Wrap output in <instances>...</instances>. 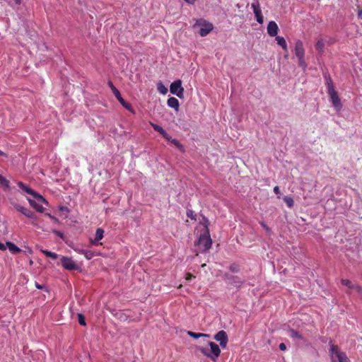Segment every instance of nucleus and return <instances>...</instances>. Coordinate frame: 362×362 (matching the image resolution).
Masks as SVG:
<instances>
[{
	"label": "nucleus",
	"instance_id": "obj_28",
	"mask_svg": "<svg viewBox=\"0 0 362 362\" xmlns=\"http://www.w3.org/2000/svg\"><path fill=\"white\" fill-rule=\"evenodd\" d=\"M284 201L288 208H292L293 206L294 202L292 197L286 196L284 197Z\"/></svg>",
	"mask_w": 362,
	"mask_h": 362
},
{
	"label": "nucleus",
	"instance_id": "obj_23",
	"mask_svg": "<svg viewBox=\"0 0 362 362\" xmlns=\"http://www.w3.org/2000/svg\"><path fill=\"white\" fill-rule=\"evenodd\" d=\"M168 141H170L173 145H175L181 152H185V148L183 145L178 140L173 139L170 136V139Z\"/></svg>",
	"mask_w": 362,
	"mask_h": 362
},
{
	"label": "nucleus",
	"instance_id": "obj_20",
	"mask_svg": "<svg viewBox=\"0 0 362 362\" xmlns=\"http://www.w3.org/2000/svg\"><path fill=\"white\" fill-rule=\"evenodd\" d=\"M119 103H121V105L125 108L127 109V110H129V112H133L134 113V109L132 108V105L129 103H127L124 99L121 96L119 99H117Z\"/></svg>",
	"mask_w": 362,
	"mask_h": 362
},
{
	"label": "nucleus",
	"instance_id": "obj_29",
	"mask_svg": "<svg viewBox=\"0 0 362 362\" xmlns=\"http://www.w3.org/2000/svg\"><path fill=\"white\" fill-rule=\"evenodd\" d=\"M29 202L30 204V205L34 207L37 211L39 212H43V207L42 206L37 204L35 201H33L31 199L29 200Z\"/></svg>",
	"mask_w": 362,
	"mask_h": 362
},
{
	"label": "nucleus",
	"instance_id": "obj_31",
	"mask_svg": "<svg viewBox=\"0 0 362 362\" xmlns=\"http://www.w3.org/2000/svg\"><path fill=\"white\" fill-rule=\"evenodd\" d=\"M0 184L7 188H9V181L0 175Z\"/></svg>",
	"mask_w": 362,
	"mask_h": 362
},
{
	"label": "nucleus",
	"instance_id": "obj_51",
	"mask_svg": "<svg viewBox=\"0 0 362 362\" xmlns=\"http://www.w3.org/2000/svg\"><path fill=\"white\" fill-rule=\"evenodd\" d=\"M202 251L205 253L207 250H203Z\"/></svg>",
	"mask_w": 362,
	"mask_h": 362
},
{
	"label": "nucleus",
	"instance_id": "obj_15",
	"mask_svg": "<svg viewBox=\"0 0 362 362\" xmlns=\"http://www.w3.org/2000/svg\"><path fill=\"white\" fill-rule=\"evenodd\" d=\"M150 124L155 131L159 132L165 139L170 140V136L168 135L162 127L152 122H150Z\"/></svg>",
	"mask_w": 362,
	"mask_h": 362
},
{
	"label": "nucleus",
	"instance_id": "obj_21",
	"mask_svg": "<svg viewBox=\"0 0 362 362\" xmlns=\"http://www.w3.org/2000/svg\"><path fill=\"white\" fill-rule=\"evenodd\" d=\"M107 84L109 87L111 88L114 95L117 98V99H119L121 97V94L119 90L114 86L111 81H109L107 82Z\"/></svg>",
	"mask_w": 362,
	"mask_h": 362
},
{
	"label": "nucleus",
	"instance_id": "obj_35",
	"mask_svg": "<svg viewBox=\"0 0 362 362\" xmlns=\"http://www.w3.org/2000/svg\"><path fill=\"white\" fill-rule=\"evenodd\" d=\"M232 276L233 275H230L227 272H225L223 274V280L226 282L227 284L229 283V281H230V279H232Z\"/></svg>",
	"mask_w": 362,
	"mask_h": 362
},
{
	"label": "nucleus",
	"instance_id": "obj_52",
	"mask_svg": "<svg viewBox=\"0 0 362 362\" xmlns=\"http://www.w3.org/2000/svg\"><path fill=\"white\" fill-rule=\"evenodd\" d=\"M361 219H362V216H361Z\"/></svg>",
	"mask_w": 362,
	"mask_h": 362
},
{
	"label": "nucleus",
	"instance_id": "obj_11",
	"mask_svg": "<svg viewBox=\"0 0 362 362\" xmlns=\"http://www.w3.org/2000/svg\"><path fill=\"white\" fill-rule=\"evenodd\" d=\"M294 54L297 57H305L303 44L300 40H298L295 43Z\"/></svg>",
	"mask_w": 362,
	"mask_h": 362
},
{
	"label": "nucleus",
	"instance_id": "obj_33",
	"mask_svg": "<svg viewBox=\"0 0 362 362\" xmlns=\"http://www.w3.org/2000/svg\"><path fill=\"white\" fill-rule=\"evenodd\" d=\"M260 225L264 229V230H265V232H266V233L267 235H270L271 234L272 230L269 228V227L266 224V223L264 221H261L260 222Z\"/></svg>",
	"mask_w": 362,
	"mask_h": 362
},
{
	"label": "nucleus",
	"instance_id": "obj_5",
	"mask_svg": "<svg viewBox=\"0 0 362 362\" xmlns=\"http://www.w3.org/2000/svg\"><path fill=\"white\" fill-rule=\"evenodd\" d=\"M212 240L209 235V231L207 226L205 227L204 232L200 235L198 240V246L204 249H210L211 247Z\"/></svg>",
	"mask_w": 362,
	"mask_h": 362
},
{
	"label": "nucleus",
	"instance_id": "obj_26",
	"mask_svg": "<svg viewBox=\"0 0 362 362\" xmlns=\"http://www.w3.org/2000/svg\"><path fill=\"white\" fill-rule=\"evenodd\" d=\"M290 337H291L293 339H298L299 340L303 339V337L300 333H298L297 331H296L294 329L290 330Z\"/></svg>",
	"mask_w": 362,
	"mask_h": 362
},
{
	"label": "nucleus",
	"instance_id": "obj_22",
	"mask_svg": "<svg viewBox=\"0 0 362 362\" xmlns=\"http://www.w3.org/2000/svg\"><path fill=\"white\" fill-rule=\"evenodd\" d=\"M325 48V42L323 39H320L317 40L315 45V49L319 53H322L324 52Z\"/></svg>",
	"mask_w": 362,
	"mask_h": 362
},
{
	"label": "nucleus",
	"instance_id": "obj_10",
	"mask_svg": "<svg viewBox=\"0 0 362 362\" xmlns=\"http://www.w3.org/2000/svg\"><path fill=\"white\" fill-rule=\"evenodd\" d=\"M251 7L253 9L257 21L262 24L264 22V17L262 14V11L259 8V4L258 1L254 2L251 4Z\"/></svg>",
	"mask_w": 362,
	"mask_h": 362
},
{
	"label": "nucleus",
	"instance_id": "obj_49",
	"mask_svg": "<svg viewBox=\"0 0 362 362\" xmlns=\"http://www.w3.org/2000/svg\"><path fill=\"white\" fill-rule=\"evenodd\" d=\"M205 266H206V264H202V267H205Z\"/></svg>",
	"mask_w": 362,
	"mask_h": 362
},
{
	"label": "nucleus",
	"instance_id": "obj_4",
	"mask_svg": "<svg viewBox=\"0 0 362 362\" xmlns=\"http://www.w3.org/2000/svg\"><path fill=\"white\" fill-rule=\"evenodd\" d=\"M197 26L201 27L199 33L202 37L206 36L214 28L212 23L203 18L196 20L194 27Z\"/></svg>",
	"mask_w": 362,
	"mask_h": 362
},
{
	"label": "nucleus",
	"instance_id": "obj_41",
	"mask_svg": "<svg viewBox=\"0 0 362 362\" xmlns=\"http://www.w3.org/2000/svg\"><path fill=\"white\" fill-rule=\"evenodd\" d=\"M279 348H280V349L281 351H286V345L284 343H281V344L279 345Z\"/></svg>",
	"mask_w": 362,
	"mask_h": 362
},
{
	"label": "nucleus",
	"instance_id": "obj_44",
	"mask_svg": "<svg viewBox=\"0 0 362 362\" xmlns=\"http://www.w3.org/2000/svg\"><path fill=\"white\" fill-rule=\"evenodd\" d=\"M192 214H193V211H187V215L188 217L191 218H194L193 216H192Z\"/></svg>",
	"mask_w": 362,
	"mask_h": 362
},
{
	"label": "nucleus",
	"instance_id": "obj_30",
	"mask_svg": "<svg viewBox=\"0 0 362 362\" xmlns=\"http://www.w3.org/2000/svg\"><path fill=\"white\" fill-rule=\"evenodd\" d=\"M297 58L298 59L299 66L302 67L303 69H305V68L307 67V64L305 61L304 57H299Z\"/></svg>",
	"mask_w": 362,
	"mask_h": 362
},
{
	"label": "nucleus",
	"instance_id": "obj_18",
	"mask_svg": "<svg viewBox=\"0 0 362 362\" xmlns=\"http://www.w3.org/2000/svg\"><path fill=\"white\" fill-rule=\"evenodd\" d=\"M277 44L281 46L285 52H288V47L284 37L281 36H276Z\"/></svg>",
	"mask_w": 362,
	"mask_h": 362
},
{
	"label": "nucleus",
	"instance_id": "obj_50",
	"mask_svg": "<svg viewBox=\"0 0 362 362\" xmlns=\"http://www.w3.org/2000/svg\"><path fill=\"white\" fill-rule=\"evenodd\" d=\"M3 154H4V153L1 151H0V155H3Z\"/></svg>",
	"mask_w": 362,
	"mask_h": 362
},
{
	"label": "nucleus",
	"instance_id": "obj_16",
	"mask_svg": "<svg viewBox=\"0 0 362 362\" xmlns=\"http://www.w3.org/2000/svg\"><path fill=\"white\" fill-rule=\"evenodd\" d=\"M243 283L244 280H243L241 278L238 276L233 275L232 279L228 284L233 286L235 288H240Z\"/></svg>",
	"mask_w": 362,
	"mask_h": 362
},
{
	"label": "nucleus",
	"instance_id": "obj_40",
	"mask_svg": "<svg viewBox=\"0 0 362 362\" xmlns=\"http://www.w3.org/2000/svg\"><path fill=\"white\" fill-rule=\"evenodd\" d=\"M35 286L38 289H44V288H46L45 286V285H40L37 282H35Z\"/></svg>",
	"mask_w": 362,
	"mask_h": 362
},
{
	"label": "nucleus",
	"instance_id": "obj_47",
	"mask_svg": "<svg viewBox=\"0 0 362 362\" xmlns=\"http://www.w3.org/2000/svg\"><path fill=\"white\" fill-rule=\"evenodd\" d=\"M15 1V3L16 4H21V0H14Z\"/></svg>",
	"mask_w": 362,
	"mask_h": 362
},
{
	"label": "nucleus",
	"instance_id": "obj_9",
	"mask_svg": "<svg viewBox=\"0 0 362 362\" xmlns=\"http://www.w3.org/2000/svg\"><path fill=\"white\" fill-rule=\"evenodd\" d=\"M214 339L218 341L220 344V346L223 349H225L227 346L228 343V336L225 331H219L218 332L214 337Z\"/></svg>",
	"mask_w": 362,
	"mask_h": 362
},
{
	"label": "nucleus",
	"instance_id": "obj_24",
	"mask_svg": "<svg viewBox=\"0 0 362 362\" xmlns=\"http://www.w3.org/2000/svg\"><path fill=\"white\" fill-rule=\"evenodd\" d=\"M341 283L342 285L348 287L350 289L355 290V286H356V284H353L352 282L349 279H342L341 280Z\"/></svg>",
	"mask_w": 362,
	"mask_h": 362
},
{
	"label": "nucleus",
	"instance_id": "obj_34",
	"mask_svg": "<svg viewBox=\"0 0 362 362\" xmlns=\"http://www.w3.org/2000/svg\"><path fill=\"white\" fill-rule=\"evenodd\" d=\"M78 322L82 326H86V319H85V317L82 315V314H78Z\"/></svg>",
	"mask_w": 362,
	"mask_h": 362
},
{
	"label": "nucleus",
	"instance_id": "obj_25",
	"mask_svg": "<svg viewBox=\"0 0 362 362\" xmlns=\"http://www.w3.org/2000/svg\"><path fill=\"white\" fill-rule=\"evenodd\" d=\"M157 90L161 94H166L168 93V88L163 85L162 82H159L157 84Z\"/></svg>",
	"mask_w": 362,
	"mask_h": 362
},
{
	"label": "nucleus",
	"instance_id": "obj_27",
	"mask_svg": "<svg viewBox=\"0 0 362 362\" xmlns=\"http://www.w3.org/2000/svg\"><path fill=\"white\" fill-rule=\"evenodd\" d=\"M228 269L232 273H238L240 272V265L236 263H232L228 267Z\"/></svg>",
	"mask_w": 362,
	"mask_h": 362
},
{
	"label": "nucleus",
	"instance_id": "obj_19",
	"mask_svg": "<svg viewBox=\"0 0 362 362\" xmlns=\"http://www.w3.org/2000/svg\"><path fill=\"white\" fill-rule=\"evenodd\" d=\"M187 335L193 339L209 338V335L207 334L195 333L192 331H188Z\"/></svg>",
	"mask_w": 362,
	"mask_h": 362
},
{
	"label": "nucleus",
	"instance_id": "obj_13",
	"mask_svg": "<svg viewBox=\"0 0 362 362\" xmlns=\"http://www.w3.org/2000/svg\"><path fill=\"white\" fill-rule=\"evenodd\" d=\"M13 207L21 213H22L23 215H25L26 217L28 218H33L34 216L33 212H32L30 209L22 206L17 204H13Z\"/></svg>",
	"mask_w": 362,
	"mask_h": 362
},
{
	"label": "nucleus",
	"instance_id": "obj_45",
	"mask_svg": "<svg viewBox=\"0 0 362 362\" xmlns=\"http://www.w3.org/2000/svg\"><path fill=\"white\" fill-rule=\"evenodd\" d=\"M0 249H6L4 244L0 243Z\"/></svg>",
	"mask_w": 362,
	"mask_h": 362
},
{
	"label": "nucleus",
	"instance_id": "obj_42",
	"mask_svg": "<svg viewBox=\"0 0 362 362\" xmlns=\"http://www.w3.org/2000/svg\"><path fill=\"white\" fill-rule=\"evenodd\" d=\"M184 1L189 5H194L197 0H184Z\"/></svg>",
	"mask_w": 362,
	"mask_h": 362
},
{
	"label": "nucleus",
	"instance_id": "obj_37",
	"mask_svg": "<svg viewBox=\"0 0 362 362\" xmlns=\"http://www.w3.org/2000/svg\"><path fill=\"white\" fill-rule=\"evenodd\" d=\"M85 252V256L86 257L87 259H91V257H93V252H92V250H84Z\"/></svg>",
	"mask_w": 362,
	"mask_h": 362
},
{
	"label": "nucleus",
	"instance_id": "obj_46",
	"mask_svg": "<svg viewBox=\"0 0 362 362\" xmlns=\"http://www.w3.org/2000/svg\"><path fill=\"white\" fill-rule=\"evenodd\" d=\"M358 16L362 17V9L358 11Z\"/></svg>",
	"mask_w": 362,
	"mask_h": 362
},
{
	"label": "nucleus",
	"instance_id": "obj_2",
	"mask_svg": "<svg viewBox=\"0 0 362 362\" xmlns=\"http://www.w3.org/2000/svg\"><path fill=\"white\" fill-rule=\"evenodd\" d=\"M329 356L332 362H350L346 354L343 352L337 345H330Z\"/></svg>",
	"mask_w": 362,
	"mask_h": 362
},
{
	"label": "nucleus",
	"instance_id": "obj_8",
	"mask_svg": "<svg viewBox=\"0 0 362 362\" xmlns=\"http://www.w3.org/2000/svg\"><path fill=\"white\" fill-rule=\"evenodd\" d=\"M61 263L63 267L69 271L79 270V266L71 259L66 257H63L61 259Z\"/></svg>",
	"mask_w": 362,
	"mask_h": 362
},
{
	"label": "nucleus",
	"instance_id": "obj_32",
	"mask_svg": "<svg viewBox=\"0 0 362 362\" xmlns=\"http://www.w3.org/2000/svg\"><path fill=\"white\" fill-rule=\"evenodd\" d=\"M47 257H52L55 259L57 257V254L56 252L49 251V250H42Z\"/></svg>",
	"mask_w": 362,
	"mask_h": 362
},
{
	"label": "nucleus",
	"instance_id": "obj_39",
	"mask_svg": "<svg viewBox=\"0 0 362 362\" xmlns=\"http://www.w3.org/2000/svg\"><path fill=\"white\" fill-rule=\"evenodd\" d=\"M194 278H195V276L194 275H192V274H190V273H187L186 274L185 279L187 281H190V280H192Z\"/></svg>",
	"mask_w": 362,
	"mask_h": 362
},
{
	"label": "nucleus",
	"instance_id": "obj_43",
	"mask_svg": "<svg viewBox=\"0 0 362 362\" xmlns=\"http://www.w3.org/2000/svg\"><path fill=\"white\" fill-rule=\"evenodd\" d=\"M274 192L276 194H280V189L278 186H276L274 187Z\"/></svg>",
	"mask_w": 362,
	"mask_h": 362
},
{
	"label": "nucleus",
	"instance_id": "obj_48",
	"mask_svg": "<svg viewBox=\"0 0 362 362\" xmlns=\"http://www.w3.org/2000/svg\"><path fill=\"white\" fill-rule=\"evenodd\" d=\"M13 253H16L17 252H20L21 250H11Z\"/></svg>",
	"mask_w": 362,
	"mask_h": 362
},
{
	"label": "nucleus",
	"instance_id": "obj_36",
	"mask_svg": "<svg viewBox=\"0 0 362 362\" xmlns=\"http://www.w3.org/2000/svg\"><path fill=\"white\" fill-rule=\"evenodd\" d=\"M355 291L359 294L362 300V287L360 285L356 284V286H355Z\"/></svg>",
	"mask_w": 362,
	"mask_h": 362
},
{
	"label": "nucleus",
	"instance_id": "obj_12",
	"mask_svg": "<svg viewBox=\"0 0 362 362\" xmlns=\"http://www.w3.org/2000/svg\"><path fill=\"white\" fill-rule=\"evenodd\" d=\"M279 31V27L276 22L270 21L267 25V33L271 37H275L277 35Z\"/></svg>",
	"mask_w": 362,
	"mask_h": 362
},
{
	"label": "nucleus",
	"instance_id": "obj_17",
	"mask_svg": "<svg viewBox=\"0 0 362 362\" xmlns=\"http://www.w3.org/2000/svg\"><path fill=\"white\" fill-rule=\"evenodd\" d=\"M167 104L169 107L174 108L175 110H178L180 103L177 98L170 97L168 99Z\"/></svg>",
	"mask_w": 362,
	"mask_h": 362
},
{
	"label": "nucleus",
	"instance_id": "obj_14",
	"mask_svg": "<svg viewBox=\"0 0 362 362\" xmlns=\"http://www.w3.org/2000/svg\"><path fill=\"white\" fill-rule=\"evenodd\" d=\"M104 230L99 228L96 230L95 232V236L94 240H92V243L95 245L98 246L99 245H101V243H99V241L103 238Z\"/></svg>",
	"mask_w": 362,
	"mask_h": 362
},
{
	"label": "nucleus",
	"instance_id": "obj_3",
	"mask_svg": "<svg viewBox=\"0 0 362 362\" xmlns=\"http://www.w3.org/2000/svg\"><path fill=\"white\" fill-rule=\"evenodd\" d=\"M327 93L330 97L331 102L334 108L337 111L341 110L342 104L330 78L327 81Z\"/></svg>",
	"mask_w": 362,
	"mask_h": 362
},
{
	"label": "nucleus",
	"instance_id": "obj_38",
	"mask_svg": "<svg viewBox=\"0 0 362 362\" xmlns=\"http://www.w3.org/2000/svg\"><path fill=\"white\" fill-rule=\"evenodd\" d=\"M6 245L8 246V249H10V250L20 249L18 247H17L16 245H15L13 243H11V242H6Z\"/></svg>",
	"mask_w": 362,
	"mask_h": 362
},
{
	"label": "nucleus",
	"instance_id": "obj_6",
	"mask_svg": "<svg viewBox=\"0 0 362 362\" xmlns=\"http://www.w3.org/2000/svg\"><path fill=\"white\" fill-rule=\"evenodd\" d=\"M170 90L172 94L176 95L178 98L184 97V88L182 87V81L178 79L173 81L170 86Z\"/></svg>",
	"mask_w": 362,
	"mask_h": 362
},
{
	"label": "nucleus",
	"instance_id": "obj_7",
	"mask_svg": "<svg viewBox=\"0 0 362 362\" xmlns=\"http://www.w3.org/2000/svg\"><path fill=\"white\" fill-rule=\"evenodd\" d=\"M18 185L24 192H25L28 194L33 195L35 198H36L37 199V201L41 202L42 203L47 204V202L45 200V199L42 195L35 192L33 189H32L31 188H30L29 187L25 185L23 182H18Z\"/></svg>",
	"mask_w": 362,
	"mask_h": 362
},
{
	"label": "nucleus",
	"instance_id": "obj_1",
	"mask_svg": "<svg viewBox=\"0 0 362 362\" xmlns=\"http://www.w3.org/2000/svg\"><path fill=\"white\" fill-rule=\"evenodd\" d=\"M208 345L210 347V350L202 346H197L196 349L204 356L211 359L212 361L216 362L221 354L219 346L212 341H209Z\"/></svg>",
	"mask_w": 362,
	"mask_h": 362
}]
</instances>
